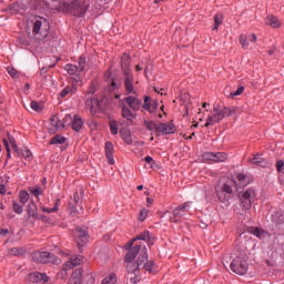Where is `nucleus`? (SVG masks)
Wrapping results in <instances>:
<instances>
[{"instance_id":"obj_1","label":"nucleus","mask_w":284,"mask_h":284,"mask_svg":"<svg viewBox=\"0 0 284 284\" xmlns=\"http://www.w3.org/2000/svg\"><path fill=\"white\" fill-rule=\"evenodd\" d=\"M213 112L214 114L207 116L204 128H210V125H216V123H221V121H223L225 116H232V114H236V106L214 104Z\"/></svg>"},{"instance_id":"obj_2","label":"nucleus","mask_w":284,"mask_h":284,"mask_svg":"<svg viewBox=\"0 0 284 284\" xmlns=\"http://www.w3.org/2000/svg\"><path fill=\"white\" fill-rule=\"evenodd\" d=\"M88 8H90V3L85 0H71L70 2L64 0L63 12L72 14V17H85Z\"/></svg>"},{"instance_id":"obj_3","label":"nucleus","mask_w":284,"mask_h":284,"mask_svg":"<svg viewBox=\"0 0 284 284\" xmlns=\"http://www.w3.org/2000/svg\"><path fill=\"white\" fill-rule=\"evenodd\" d=\"M230 267L234 274H237L239 276H245L250 267V264H247V255L242 253L234 257L230 264Z\"/></svg>"},{"instance_id":"obj_4","label":"nucleus","mask_w":284,"mask_h":284,"mask_svg":"<svg viewBox=\"0 0 284 284\" xmlns=\"http://www.w3.org/2000/svg\"><path fill=\"white\" fill-rule=\"evenodd\" d=\"M32 258L34 263H53V265H59L61 263V258L50 252L36 251L32 253Z\"/></svg>"},{"instance_id":"obj_5","label":"nucleus","mask_w":284,"mask_h":284,"mask_svg":"<svg viewBox=\"0 0 284 284\" xmlns=\"http://www.w3.org/2000/svg\"><path fill=\"white\" fill-rule=\"evenodd\" d=\"M81 196L79 192L75 191L73 196L70 197L68 212L71 216H79V214H83V205L81 204Z\"/></svg>"},{"instance_id":"obj_6","label":"nucleus","mask_w":284,"mask_h":284,"mask_svg":"<svg viewBox=\"0 0 284 284\" xmlns=\"http://www.w3.org/2000/svg\"><path fill=\"white\" fill-rule=\"evenodd\" d=\"M240 205L243 210H252V203H254V190L246 189L239 193Z\"/></svg>"},{"instance_id":"obj_7","label":"nucleus","mask_w":284,"mask_h":284,"mask_svg":"<svg viewBox=\"0 0 284 284\" xmlns=\"http://www.w3.org/2000/svg\"><path fill=\"white\" fill-rule=\"evenodd\" d=\"M134 241H131L129 243V251L124 257V261L126 265H136V262H134V258H136L138 254L141 252V245L132 246Z\"/></svg>"},{"instance_id":"obj_8","label":"nucleus","mask_w":284,"mask_h":284,"mask_svg":"<svg viewBox=\"0 0 284 284\" xmlns=\"http://www.w3.org/2000/svg\"><path fill=\"white\" fill-rule=\"evenodd\" d=\"M192 202H185L182 205H179L175 210H173V216L171 217L172 223H179L183 216L187 215L190 210V205Z\"/></svg>"},{"instance_id":"obj_9","label":"nucleus","mask_w":284,"mask_h":284,"mask_svg":"<svg viewBox=\"0 0 284 284\" xmlns=\"http://www.w3.org/2000/svg\"><path fill=\"white\" fill-rule=\"evenodd\" d=\"M27 10H28V4L23 2H14L7 7V12L8 14H11V16H14V14L23 16L26 14Z\"/></svg>"},{"instance_id":"obj_10","label":"nucleus","mask_w":284,"mask_h":284,"mask_svg":"<svg viewBox=\"0 0 284 284\" xmlns=\"http://www.w3.org/2000/svg\"><path fill=\"white\" fill-rule=\"evenodd\" d=\"M126 270L131 283L136 284L141 281V275L139 274L141 268L136 264L126 265Z\"/></svg>"},{"instance_id":"obj_11","label":"nucleus","mask_w":284,"mask_h":284,"mask_svg":"<svg viewBox=\"0 0 284 284\" xmlns=\"http://www.w3.org/2000/svg\"><path fill=\"white\" fill-rule=\"evenodd\" d=\"M41 3L43 6H45V8H48L49 10H57L58 12H63V7L65 6V1L62 0H49V1H41Z\"/></svg>"},{"instance_id":"obj_12","label":"nucleus","mask_w":284,"mask_h":284,"mask_svg":"<svg viewBox=\"0 0 284 284\" xmlns=\"http://www.w3.org/2000/svg\"><path fill=\"white\" fill-rule=\"evenodd\" d=\"M123 101H125V103L129 105V108H131V110H133V112H139V110H141V105H143V101L139 100V98L134 95H129L124 98Z\"/></svg>"},{"instance_id":"obj_13","label":"nucleus","mask_w":284,"mask_h":284,"mask_svg":"<svg viewBox=\"0 0 284 284\" xmlns=\"http://www.w3.org/2000/svg\"><path fill=\"white\" fill-rule=\"evenodd\" d=\"M132 58L128 53H123L121 58V69L123 74L132 73Z\"/></svg>"},{"instance_id":"obj_14","label":"nucleus","mask_w":284,"mask_h":284,"mask_svg":"<svg viewBox=\"0 0 284 284\" xmlns=\"http://www.w3.org/2000/svg\"><path fill=\"white\" fill-rule=\"evenodd\" d=\"M205 159H207L209 161H214V163H223L224 161H227V154L224 152H209L205 153Z\"/></svg>"},{"instance_id":"obj_15","label":"nucleus","mask_w":284,"mask_h":284,"mask_svg":"<svg viewBox=\"0 0 284 284\" xmlns=\"http://www.w3.org/2000/svg\"><path fill=\"white\" fill-rule=\"evenodd\" d=\"M83 263V256H73L65 264L62 265V270L64 272H68L69 270H72L73 267H77Z\"/></svg>"},{"instance_id":"obj_16","label":"nucleus","mask_w":284,"mask_h":284,"mask_svg":"<svg viewBox=\"0 0 284 284\" xmlns=\"http://www.w3.org/2000/svg\"><path fill=\"white\" fill-rule=\"evenodd\" d=\"M74 239L78 245H85L88 243V231L85 229H75Z\"/></svg>"},{"instance_id":"obj_17","label":"nucleus","mask_w":284,"mask_h":284,"mask_svg":"<svg viewBox=\"0 0 284 284\" xmlns=\"http://www.w3.org/2000/svg\"><path fill=\"white\" fill-rule=\"evenodd\" d=\"M176 126L171 123H160L158 128V134H174Z\"/></svg>"},{"instance_id":"obj_18","label":"nucleus","mask_w":284,"mask_h":284,"mask_svg":"<svg viewBox=\"0 0 284 284\" xmlns=\"http://www.w3.org/2000/svg\"><path fill=\"white\" fill-rule=\"evenodd\" d=\"M85 108L87 110H90L91 114H97L99 112V108H101V104L99 103V99H95V98L87 99Z\"/></svg>"},{"instance_id":"obj_19","label":"nucleus","mask_w":284,"mask_h":284,"mask_svg":"<svg viewBox=\"0 0 284 284\" xmlns=\"http://www.w3.org/2000/svg\"><path fill=\"white\" fill-rule=\"evenodd\" d=\"M124 88L128 94H132V92H134V74L124 73Z\"/></svg>"},{"instance_id":"obj_20","label":"nucleus","mask_w":284,"mask_h":284,"mask_svg":"<svg viewBox=\"0 0 284 284\" xmlns=\"http://www.w3.org/2000/svg\"><path fill=\"white\" fill-rule=\"evenodd\" d=\"M49 278L45 273L34 272L29 274V281L31 283H48Z\"/></svg>"},{"instance_id":"obj_21","label":"nucleus","mask_w":284,"mask_h":284,"mask_svg":"<svg viewBox=\"0 0 284 284\" xmlns=\"http://www.w3.org/2000/svg\"><path fill=\"white\" fill-rule=\"evenodd\" d=\"M143 109L150 112L151 114H154V112H156V110L159 109V102H156L155 100L151 101L150 97H145Z\"/></svg>"},{"instance_id":"obj_22","label":"nucleus","mask_w":284,"mask_h":284,"mask_svg":"<svg viewBox=\"0 0 284 284\" xmlns=\"http://www.w3.org/2000/svg\"><path fill=\"white\" fill-rule=\"evenodd\" d=\"M121 116L122 119H125L129 123H133L134 119H136V115L132 113V110L128 108L126 105L121 106Z\"/></svg>"},{"instance_id":"obj_23","label":"nucleus","mask_w":284,"mask_h":284,"mask_svg":"<svg viewBox=\"0 0 284 284\" xmlns=\"http://www.w3.org/2000/svg\"><path fill=\"white\" fill-rule=\"evenodd\" d=\"M114 144L112 142L105 143V156L110 165H114Z\"/></svg>"},{"instance_id":"obj_24","label":"nucleus","mask_w":284,"mask_h":284,"mask_svg":"<svg viewBox=\"0 0 284 284\" xmlns=\"http://www.w3.org/2000/svg\"><path fill=\"white\" fill-rule=\"evenodd\" d=\"M251 163L253 165H257V168H270V161L267 159L262 158L261 155H255L252 160Z\"/></svg>"},{"instance_id":"obj_25","label":"nucleus","mask_w":284,"mask_h":284,"mask_svg":"<svg viewBox=\"0 0 284 284\" xmlns=\"http://www.w3.org/2000/svg\"><path fill=\"white\" fill-rule=\"evenodd\" d=\"M27 214L29 217L34 219L36 221L39 219V211H38L37 204L34 202H30L28 204Z\"/></svg>"},{"instance_id":"obj_26","label":"nucleus","mask_w":284,"mask_h":284,"mask_svg":"<svg viewBox=\"0 0 284 284\" xmlns=\"http://www.w3.org/2000/svg\"><path fill=\"white\" fill-rule=\"evenodd\" d=\"M271 221L275 225H283V223H284V213H283V211H274L271 215Z\"/></svg>"},{"instance_id":"obj_27","label":"nucleus","mask_w":284,"mask_h":284,"mask_svg":"<svg viewBox=\"0 0 284 284\" xmlns=\"http://www.w3.org/2000/svg\"><path fill=\"white\" fill-rule=\"evenodd\" d=\"M71 128L72 130H74V132H81V128H83V120L81 119V116H79V114H75L73 116Z\"/></svg>"},{"instance_id":"obj_28","label":"nucleus","mask_w":284,"mask_h":284,"mask_svg":"<svg viewBox=\"0 0 284 284\" xmlns=\"http://www.w3.org/2000/svg\"><path fill=\"white\" fill-rule=\"evenodd\" d=\"M134 241H146L148 245H154V240L152 237H150V232L149 231H144L142 232L140 235H138Z\"/></svg>"},{"instance_id":"obj_29","label":"nucleus","mask_w":284,"mask_h":284,"mask_svg":"<svg viewBox=\"0 0 284 284\" xmlns=\"http://www.w3.org/2000/svg\"><path fill=\"white\" fill-rule=\"evenodd\" d=\"M145 261H148V248L143 247L138 257V261L135 262V267L141 268V265H143Z\"/></svg>"},{"instance_id":"obj_30","label":"nucleus","mask_w":284,"mask_h":284,"mask_svg":"<svg viewBox=\"0 0 284 284\" xmlns=\"http://www.w3.org/2000/svg\"><path fill=\"white\" fill-rule=\"evenodd\" d=\"M50 123L52 125L53 129H50V134H57V130H59V128H61V120H59V116L53 115L50 119Z\"/></svg>"},{"instance_id":"obj_31","label":"nucleus","mask_w":284,"mask_h":284,"mask_svg":"<svg viewBox=\"0 0 284 284\" xmlns=\"http://www.w3.org/2000/svg\"><path fill=\"white\" fill-rule=\"evenodd\" d=\"M120 134L126 145H132V133L130 132V130L121 129Z\"/></svg>"},{"instance_id":"obj_32","label":"nucleus","mask_w":284,"mask_h":284,"mask_svg":"<svg viewBox=\"0 0 284 284\" xmlns=\"http://www.w3.org/2000/svg\"><path fill=\"white\" fill-rule=\"evenodd\" d=\"M7 139L10 145L13 148V152H16L17 156H21V152L19 151V145H17V140L10 132H7Z\"/></svg>"},{"instance_id":"obj_33","label":"nucleus","mask_w":284,"mask_h":284,"mask_svg":"<svg viewBox=\"0 0 284 284\" xmlns=\"http://www.w3.org/2000/svg\"><path fill=\"white\" fill-rule=\"evenodd\" d=\"M266 24L271 26V28H281V20L274 16H268L266 18Z\"/></svg>"},{"instance_id":"obj_34","label":"nucleus","mask_w":284,"mask_h":284,"mask_svg":"<svg viewBox=\"0 0 284 284\" xmlns=\"http://www.w3.org/2000/svg\"><path fill=\"white\" fill-rule=\"evenodd\" d=\"M43 21H45V18H39L38 20L34 21L32 30L34 37H37L39 32H41V26H43Z\"/></svg>"},{"instance_id":"obj_35","label":"nucleus","mask_w":284,"mask_h":284,"mask_svg":"<svg viewBox=\"0 0 284 284\" xmlns=\"http://www.w3.org/2000/svg\"><path fill=\"white\" fill-rule=\"evenodd\" d=\"M60 205H61V199H57L54 207H45V206H43L41 210H42V212H45L47 214H52L54 212H58Z\"/></svg>"},{"instance_id":"obj_36","label":"nucleus","mask_w":284,"mask_h":284,"mask_svg":"<svg viewBox=\"0 0 284 284\" xmlns=\"http://www.w3.org/2000/svg\"><path fill=\"white\" fill-rule=\"evenodd\" d=\"M74 93H77V87H75L74 84H72V85H69V87L64 88V89L61 91L60 97H61L62 99H65V95H67V94H74Z\"/></svg>"},{"instance_id":"obj_37","label":"nucleus","mask_w":284,"mask_h":284,"mask_svg":"<svg viewBox=\"0 0 284 284\" xmlns=\"http://www.w3.org/2000/svg\"><path fill=\"white\" fill-rule=\"evenodd\" d=\"M236 179L237 182H235V185H239L240 187H245L247 185V176H245V174L240 173Z\"/></svg>"},{"instance_id":"obj_38","label":"nucleus","mask_w":284,"mask_h":284,"mask_svg":"<svg viewBox=\"0 0 284 284\" xmlns=\"http://www.w3.org/2000/svg\"><path fill=\"white\" fill-rule=\"evenodd\" d=\"M11 256H23L26 254V248L21 246L13 247L9 251Z\"/></svg>"},{"instance_id":"obj_39","label":"nucleus","mask_w":284,"mask_h":284,"mask_svg":"<svg viewBox=\"0 0 284 284\" xmlns=\"http://www.w3.org/2000/svg\"><path fill=\"white\" fill-rule=\"evenodd\" d=\"M65 143V136L55 135L50 140V145H63Z\"/></svg>"},{"instance_id":"obj_40","label":"nucleus","mask_w":284,"mask_h":284,"mask_svg":"<svg viewBox=\"0 0 284 284\" xmlns=\"http://www.w3.org/2000/svg\"><path fill=\"white\" fill-rule=\"evenodd\" d=\"M64 70L71 77H73V74H77L79 72V68L77 67V64H72V63L65 64Z\"/></svg>"},{"instance_id":"obj_41","label":"nucleus","mask_w":284,"mask_h":284,"mask_svg":"<svg viewBox=\"0 0 284 284\" xmlns=\"http://www.w3.org/2000/svg\"><path fill=\"white\" fill-rule=\"evenodd\" d=\"M144 125L146 130H150L151 132H156L159 134V124H156L154 121H144Z\"/></svg>"},{"instance_id":"obj_42","label":"nucleus","mask_w":284,"mask_h":284,"mask_svg":"<svg viewBox=\"0 0 284 284\" xmlns=\"http://www.w3.org/2000/svg\"><path fill=\"white\" fill-rule=\"evenodd\" d=\"M81 276H83V268H78V270L73 271L69 281H80V283H81Z\"/></svg>"},{"instance_id":"obj_43","label":"nucleus","mask_w":284,"mask_h":284,"mask_svg":"<svg viewBox=\"0 0 284 284\" xmlns=\"http://www.w3.org/2000/svg\"><path fill=\"white\" fill-rule=\"evenodd\" d=\"M19 201L22 203V205H26V203L30 201V193H28V191H20Z\"/></svg>"},{"instance_id":"obj_44","label":"nucleus","mask_w":284,"mask_h":284,"mask_svg":"<svg viewBox=\"0 0 284 284\" xmlns=\"http://www.w3.org/2000/svg\"><path fill=\"white\" fill-rule=\"evenodd\" d=\"M143 268L146 272H150V274H154V270H156V264L154 263V261H149L143 265Z\"/></svg>"},{"instance_id":"obj_45","label":"nucleus","mask_w":284,"mask_h":284,"mask_svg":"<svg viewBox=\"0 0 284 284\" xmlns=\"http://www.w3.org/2000/svg\"><path fill=\"white\" fill-rule=\"evenodd\" d=\"M217 199L221 201V203H229L230 199L232 197L223 191H217Z\"/></svg>"},{"instance_id":"obj_46","label":"nucleus","mask_w":284,"mask_h":284,"mask_svg":"<svg viewBox=\"0 0 284 284\" xmlns=\"http://www.w3.org/2000/svg\"><path fill=\"white\" fill-rule=\"evenodd\" d=\"M223 24V13H217L214 17V28L213 30H219V26Z\"/></svg>"},{"instance_id":"obj_47","label":"nucleus","mask_w":284,"mask_h":284,"mask_svg":"<svg viewBox=\"0 0 284 284\" xmlns=\"http://www.w3.org/2000/svg\"><path fill=\"white\" fill-rule=\"evenodd\" d=\"M116 283V274L111 273L109 276L104 277L102 284H115Z\"/></svg>"},{"instance_id":"obj_48","label":"nucleus","mask_w":284,"mask_h":284,"mask_svg":"<svg viewBox=\"0 0 284 284\" xmlns=\"http://www.w3.org/2000/svg\"><path fill=\"white\" fill-rule=\"evenodd\" d=\"M85 63H87L85 55H81L78 59V65H77L79 72H83V70H85Z\"/></svg>"},{"instance_id":"obj_49","label":"nucleus","mask_w":284,"mask_h":284,"mask_svg":"<svg viewBox=\"0 0 284 284\" xmlns=\"http://www.w3.org/2000/svg\"><path fill=\"white\" fill-rule=\"evenodd\" d=\"M29 192L33 195V196H39L40 194H43V189H41V186H36V187H32L30 186L29 187Z\"/></svg>"},{"instance_id":"obj_50","label":"nucleus","mask_w":284,"mask_h":284,"mask_svg":"<svg viewBox=\"0 0 284 284\" xmlns=\"http://www.w3.org/2000/svg\"><path fill=\"white\" fill-rule=\"evenodd\" d=\"M248 232H251V234H254V236H257V239H261V236H263V234H265V232L258 227H251L248 230Z\"/></svg>"},{"instance_id":"obj_51","label":"nucleus","mask_w":284,"mask_h":284,"mask_svg":"<svg viewBox=\"0 0 284 284\" xmlns=\"http://www.w3.org/2000/svg\"><path fill=\"white\" fill-rule=\"evenodd\" d=\"M110 131H111V134L113 135L119 134V124L116 123V121L114 120L110 121Z\"/></svg>"},{"instance_id":"obj_52","label":"nucleus","mask_w":284,"mask_h":284,"mask_svg":"<svg viewBox=\"0 0 284 284\" xmlns=\"http://www.w3.org/2000/svg\"><path fill=\"white\" fill-rule=\"evenodd\" d=\"M12 207L16 214H23V206H21L17 201H12Z\"/></svg>"},{"instance_id":"obj_53","label":"nucleus","mask_w":284,"mask_h":284,"mask_svg":"<svg viewBox=\"0 0 284 284\" xmlns=\"http://www.w3.org/2000/svg\"><path fill=\"white\" fill-rule=\"evenodd\" d=\"M220 192H224V194H227L231 197H232V194H233L232 186H230L229 184H223Z\"/></svg>"},{"instance_id":"obj_54","label":"nucleus","mask_w":284,"mask_h":284,"mask_svg":"<svg viewBox=\"0 0 284 284\" xmlns=\"http://www.w3.org/2000/svg\"><path fill=\"white\" fill-rule=\"evenodd\" d=\"M239 41L242 45V48H247L250 45V42L247 41V36L246 34H241L239 38Z\"/></svg>"},{"instance_id":"obj_55","label":"nucleus","mask_w":284,"mask_h":284,"mask_svg":"<svg viewBox=\"0 0 284 284\" xmlns=\"http://www.w3.org/2000/svg\"><path fill=\"white\" fill-rule=\"evenodd\" d=\"M7 71L12 79H19V71H17V69L8 67Z\"/></svg>"},{"instance_id":"obj_56","label":"nucleus","mask_w":284,"mask_h":284,"mask_svg":"<svg viewBox=\"0 0 284 284\" xmlns=\"http://www.w3.org/2000/svg\"><path fill=\"white\" fill-rule=\"evenodd\" d=\"M31 108L34 110V112L43 111V106H41V104H39L37 101H31Z\"/></svg>"},{"instance_id":"obj_57","label":"nucleus","mask_w":284,"mask_h":284,"mask_svg":"<svg viewBox=\"0 0 284 284\" xmlns=\"http://www.w3.org/2000/svg\"><path fill=\"white\" fill-rule=\"evenodd\" d=\"M243 92H245V87H240V88H237L236 91L231 92V97H241V94H243Z\"/></svg>"},{"instance_id":"obj_58","label":"nucleus","mask_w":284,"mask_h":284,"mask_svg":"<svg viewBox=\"0 0 284 284\" xmlns=\"http://www.w3.org/2000/svg\"><path fill=\"white\" fill-rule=\"evenodd\" d=\"M148 210L146 209H143L141 212H140V214H139V221H141V222H143V221H145V219H148Z\"/></svg>"},{"instance_id":"obj_59","label":"nucleus","mask_w":284,"mask_h":284,"mask_svg":"<svg viewBox=\"0 0 284 284\" xmlns=\"http://www.w3.org/2000/svg\"><path fill=\"white\" fill-rule=\"evenodd\" d=\"M275 165H276L277 172H282L284 174V161L278 160Z\"/></svg>"},{"instance_id":"obj_60","label":"nucleus","mask_w":284,"mask_h":284,"mask_svg":"<svg viewBox=\"0 0 284 284\" xmlns=\"http://www.w3.org/2000/svg\"><path fill=\"white\" fill-rule=\"evenodd\" d=\"M23 156V159H32V152L30 150H24L20 153V156Z\"/></svg>"},{"instance_id":"obj_61","label":"nucleus","mask_w":284,"mask_h":284,"mask_svg":"<svg viewBox=\"0 0 284 284\" xmlns=\"http://www.w3.org/2000/svg\"><path fill=\"white\" fill-rule=\"evenodd\" d=\"M144 161H145V163H150L152 168L156 164L154 159L152 156H150V155L145 156Z\"/></svg>"},{"instance_id":"obj_62","label":"nucleus","mask_w":284,"mask_h":284,"mask_svg":"<svg viewBox=\"0 0 284 284\" xmlns=\"http://www.w3.org/2000/svg\"><path fill=\"white\" fill-rule=\"evenodd\" d=\"M250 41H251V43H256V41H257L256 34L252 33L250 36Z\"/></svg>"},{"instance_id":"obj_63","label":"nucleus","mask_w":284,"mask_h":284,"mask_svg":"<svg viewBox=\"0 0 284 284\" xmlns=\"http://www.w3.org/2000/svg\"><path fill=\"white\" fill-rule=\"evenodd\" d=\"M0 194H6V185L0 184Z\"/></svg>"},{"instance_id":"obj_64","label":"nucleus","mask_w":284,"mask_h":284,"mask_svg":"<svg viewBox=\"0 0 284 284\" xmlns=\"http://www.w3.org/2000/svg\"><path fill=\"white\" fill-rule=\"evenodd\" d=\"M68 284H81V281L69 280Z\"/></svg>"}]
</instances>
